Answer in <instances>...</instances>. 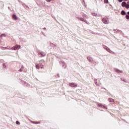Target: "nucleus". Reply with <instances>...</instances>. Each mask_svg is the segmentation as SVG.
I'll list each match as a JSON object with an SVG mask.
<instances>
[{
    "label": "nucleus",
    "instance_id": "nucleus-17",
    "mask_svg": "<svg viewBox=\"0 0 129 129\" xmlns=\"http://www.w3.org/2000/svg\"><path fill=\"white\" fill-rule=\"evenodd\" d=\"M92 15L94 16V17H97V14L95 13H92Z\"/></svg>",
    "mask_w": 129,
    "mask_h": 129
},
{
    "label": "nucleus",
    "instance_id": "nucleus-8",
    "mask_svg": "<svg viewBox=\"0 0 129 129\" xmlns=\"http://www.w3.org/2000/svg\"><path fill=\"white\" fill-rule=\"evenodd\" d=\"M107 18H104L102 20L103 22L104 23V24H108V21H107Z\"/></svg>",
    "mask_w": 129,
    "mask_h": 129
},
{
    "label": "nucleus",
    "instance_id": "nucleus-22",
    "mask_svg": "<svg viewBox=\"0 0 129 129\" xmlns=\"http://www.w3.org/2000/svg\"><path fill=\"white\" fill-rule=\"evenodd\" d=\"M16 124H21V123L19 121H16Z\"/></svg>",
    "mask_w": 129,
    "mask_h": 129
},
{
    "label": "nucleus",
    "instance_id": "nucleus-12",
    "mask_svg": "<svg viewBox=\"0 0 129 129\" xmlns=\"http://www.w3.org/2000/svg\"><path fill=\"white\" fill-rule=\"evenodd\" d=\"M126 5V3L124 2L122 3L121 6L123 7H125Z\"/></svg>",
    "mask_w": 129,
    "mask_h": 129
},
{
    "label": "nucleus",
    "instance_id": "nucleus-31",
    "mask_svg": "<svg viewBox=\"0 0 129 129\" xmlns=\"http://www.w3.org/2000/svg\"><path fill=\"white\" fill-rule=\"evenodd\" d=\"M43 30H46V28L44 27V28H43Z\"/></svg>",
    "mask_w": 129,
    "mask_h": 129
},
{
    "label": "nucleus",
    "instance_id": "nucleus-26",
    "mask_svg": "<svg viewBox=\"0 0 129 129\" xmlns=\"http://www.w3.org/2000/svg\"><path fill=\"white\" fill-rule=\"evenodd\" d=\"M3 67H4V68H6V63H3Z\"/></svg>",
    "mask_w": 129,
    "mask_h": 129
},
{
    "label": "nucleus",
    "instance_id": "nucleus-33",
    "mask_svg": "<svg viewBox=\"0 0 129 129\" xmlns=\"http://www.w3.org/2000/svg\"><path fill=\"white\" fill-rule=\"evenodd\" d=\"M0 43H2V40H0Z\"/></svg>",
    "mask_w": 129,
    "mask_h": 129
},
{
    "label": "nucleus",
    "instance_id": "nucleus-3",
    "mask_svg": "<svg viewBox=\"0 0 129 129\" xmlns=\"http://www.w3.org/2000/svg\"><path fill=\"white\" fill-rule=\"evenodd\" d=\"M69 85L70 87H77V84L74 83H70Z\"/></svg>",
    "mask_w": 129,
    "mask_h": 129
},
{
    "label": "nucleus",
    "instance_id": "nucleus-20",
    "mask_svg": "<svg viewBox=\"0 0 129 129\" xmlns=\"http://www.w3.org/2000/svg\"><path fill=\"white\" fill-rule=\"evenodd\" d=\"M125 8H126V9H129V5H127L126 4V5L125 6Z\"/></svg>",
    "mask_w": 129,
    "mask_h": 129
},
{
    "label": "nucleus",
    "instance_id": "nucleus-24",
    "mask_svg": "<svg viewBox=\"0 0 129 129\" xmlns=\"http://www.w3.org/2000/svg\"><path fill=\"white\" fill-rule=\"evenodd\" d=\"M96 85H97L98 86H100V84H97V82H95Z\"/></svg>",
    "mask_w": 129,
    "mask_h": 129
},
{
    "label": "nucleus",
    "instance_id": "nucleus-9",
    "mask_svg": "<svg viewBox=\"0 0 129 129\" xmlns=\"http://www.w3.org/2000/svg\"><path fill=\"white\" fill-rule=\"evenodd\" d=\"M114 71H115V72H116L117 73H122V71H120L116 68H114Z\"/></svg>",
    "mask_w": 129,
    "mask_h": 129
},
{
    "label": "nucleus",
    "instance_id": "nucleus-7",
    "mask_svg": "<svg viewBox=\"0 0 129 129\" xmlns=\"http://www.w3.org/2000/svg\"><path fill=\"white\" fill-rule=\"evenodd\" d=\"M60 64L62 66V67L63 68H66L67 66H66V63L65 62H64L63 61H60Z\"/></svg>",
    "mask_w": 129,
    "mask_h": 129
},
{
    "label": "nucleus",
    "instance_id": "nucleus-2",
    "mask_svg": "<svg viewBox=\"0 0 129 129\" xmlns=\"http://www.w3.org/2000/svg\"><path fill=\"white\" fill-rule=\"evenodd\" d=\"M36 68L37 69H40V68L42 69L43 68V65H42V63H36Z\"/></svg>",
    "mask_w": 129,
    "mask_h": 129
},
{
    "label": "nucleus",
    "instance_id": "nucleus-10",
    "mask_svg": "<svg viewBox=\"0 0 129 129\" xmlns=\"http://www.w3.org/2000/svg\"><path fill=\"white\" fill-rule=\"evenodd\" d=\"M12 17L14 20H18V16H17V15L13 14Z\"/></svg>",
    "mask_w": 129,
    "mask_h": 129
},
{
    "label": "nucleus",
    "instance_id": "nucleus-32",
    "mask_svg": "<svg viewBox=\"0 0 129 129\" xmlns=\"http://www.w3.org/2000/svg\"><path fill=\"white\" fill-rule=\"evenodd\" d=\"M128 15H129V11L127 12Z\"/></svg>",
    "mask_w": 129,
    "mask_h": 129
},
{
    "label": "nucleus",
    "instance_id": "nucleus-29",
    "mask_svg": "<svg viewBox=\"0 0 129 129\" xmlns=\"http://www.w3.org/2000/svg\"><path fill=\"white\" fill-rule=\"evenodd\" d=\"M33 123H36V124H37V123H38V122H33Z\"/></svg>",
    "mask_w": 129,
    "mask_h": 129
},
{
    "label": "nucleus",
    "instance_id": "nucleus-34",
    "mask_svg": "<svg viewBox=\"0 0 129 129\" xmlns=\"http://www.w3.org/2000/svg\"><path fill=\"white\" fill-rule=\"evenodd\" d=\"M9 10H10V7H8Z\"/></svg>",
    "mask_w": 129,
    "mask_h": 129
},
{
    "label": "nucleus",
    "instance_id": "nucleus-21",
    "mask_svg": "<svg viewBox=\"0 0 129 129\" xmlns=\"http://www.w3.org/2000/svg\"><path fill=\"white\" fill-rule=\"evenodd\" d=\"M126 19L127 20H129V16H128V15H126Z\"/></svg>",
    "mask_w": 129,
    "mask_h": 129
},
{
    "label": "nucleus",
    "instance_id": "nucleus-18",
    "mask_svg": "<svg viewBox=\"0 0 129 129\" xmlns=\"http://www.w3.org/2000/svg\"><path fill=\"white\" fill-rule=\"evenodd\" d=\"M80 21H82V22H86V20H84L83 18H80Z\"/></svg>",
    "mask_w": 129,
    "mask_h": 129
},
{
    "label": "nucleus",
    "instance_id": "nucleus-16",
    "mask_svg": "<svg viewBox=\"0 0 129 129\" xmlns=\"http://www.w3.org/2000/svg\"><path fill=\"white\" fill-rule=\"evenodd\" d=\"M1 38L2 39L3 37H6V34H2L1 35Z\"/></svg>",
    "mask_w": 129,
    "mask_h": 129
},
{
    "label": "nucleus",
    "instance_id": "nucleus-1",
    "mask_svg": "<svg viewBox=\"0 0 129 129\" xmlns=\"http://www.w3.org/2000/svg\"><path fill=\"white\" fill-rule=\"evenodd\" d=\"M21 48V45H16L13 47H12L11 49V50H19Z\"/></svg>",
    "mask_w": 129,
    "mask_h": 129
},
{
    "label": "nucleus",
    "instance_id": "nucleus-19",
    "mask_svg": "<svg viewBox=\"0 0 129 129\" xmlns=\"http://www.w3.org/2000/svg\"><path fill=\"white\" fill-rule=\"evenodd\" d=\"M24 70V67H22L19 70L20 72H22L23 70Z\"/></svg>",
    "mask_w": 129,
    "mask_h": 129
},
{
    "label": "nucleus",
    "instance_id": "nucleus-5",
    "mask_svg": "<svg viewBox=\"0 0 129 129\" xmlns=\"http://www.w3.org/2000/svg\"><path fill=\"white\" fill-rule=\"evenodd\" d=\"M87 59H88V61L90 62V63L93 62V58H92L90 56H88Z\"/></svg>",
    "mask_w": 129,
    "mask_h": 129
},
{
    "label": "nucleus",
    "instance_id": "nucleus-6",
    "mask_svg": "<svg viewBox=\"0 0 129 129\" xmlns=\"http://www.w3.org/2000/svg\"><path fill=\"white\" fill-rule=\"evenodd\" d=\"M38 54L43 57H44V56H46V53L43 51H39Z\"/></svg>",
    "mask_w": 129,
    "mask_h": 129
},
{
    "label": "nucleus",
    "instance_id": "nucleus-4",
    "mask_svg": "<svg viewBox=\"0 0 129 129\" xmlns=\"http://www.w3.org/2000/svg\"><path fill=\"white\" fill-rule=\"evenodd\" d=\"M98 106L104 108L105 109H107V107H106L105 105H102V104H98Z\"/></svg>",
    "mask_w": 129,
    "mask_h": 129
},
{
    "label": "nucleus",
    "instance_id": "nucleus-28",
    "mask_svg": "<svg viewBox=\"0 0 129 129\" xmlns=\"http://www.w3.org/2000/svg\"><path fill=\"white\" fill-rule=\"evenodd\" d=\"M122 81H124V82H126L125 80H122L121 79Z\"/></svg>",
    "mask_w": 129,
    "mask_h": 129
},
{
    "label": "nucleus",
    "instance_id": "nucleus-15",
    "mask_svg": "<svg viewBox=\"0 0 129 129\" xmlns=\"http://www.w3.org/2000/svg\"><path fill=\"white\" fill-rule=\"evenodd\" d=\"M109 102H113V101H114V100H113L112 98H109Z\"/></svg>",
    "mask_w": 129,
    "mask_h": 129
},
{
    "label": "nucleus",
    "instance_id": "nucleus-23",
    "mask_svg": "<svg viewBox=\"0 0 129 129\" xmlns=\"http://www.w3.org/2000/svg\"><path fill=\"white\" fill-rule=\"evenodd\" d=\"M104 3L107 4L108 3V0H104Z\"/></svg>",
    "mask_w": 129,
    "mask_h": 129
},
{
    "label": "nucleus",
    "instance_id": "nucleus-30",
    "mask_svg": "<svg viewBox=\"0 0 129 129\" xmlns=\"http://www.w3.org/2000/svg\"><path fill=\"white\" fill-rule=\"evenodd\" d=\"M127 5L128 6H129V2H127Z\"/></svg>",
    "mask_w": 129,
    "mask_h": 129
},
{
    "label": "nucleus",
    "instance_id": "nucleus-14",
    "mask_svg": "<svg viewBox=\"0 0 129 129\" xmlns=\"http://www.w3.org/2000/svg\"><path fill=\"white\" fill-rule=\"evenodd\" d=\"M102 47H103V48H104V49H105V50H107V49H108V47L107 46H106V45H102Z\"/></svg>",
    "mask_w": 129,
    "mask_h": 129
},
{
    "label": "nucleus",
    "instance_id": "nucleus-13",
    "mask_svg": "<svg viewBox=\"0 0 129 129\" xmlns=\"http://www.w3.org/2000/svg\"><path fill=\"white\" fill-rule=\"evenodd\" d=\"M106 51H107V52H108L109 53H112V51H111V50H110V49L108 47V48H107Z\"/></svg>",
    "mask_w": 129,
    "mask_h": 129
},
{
    "label": "nucleus",
    "instance_id": "nucleus-27",
    "mask_svg": "<svg viewBox=\"0 0 129 129\" xmlns=\"http://www.w3.org/2000/svg\"><path fill=\"white\" fill-rule=\"evenodd\" d=\"M118 2H119V3H122V0H118Z\"/></svg>",
    "mask_w": 129,
    "mask_h": 129
},
{
    "label": "nucleus",
    "instance_id": "nucleus-35",
    "mask_svg": "<svg viewBox=\"0 0 129 129\" xmlns=\"http://www.w3.org/2000/svg\"><path fill=\"white\" fill-rule=\"evenodd\" d=\"M125 1H127V0H125Z\"/></svg>",
    "mask_w": 129,
    "mask_h": 129
},
{
    "label": "nucleus",
    "instance_id": "nucleus-11",
    "mask_svg": "<svg viewBox=\"0 0 129 129\" xmlns=\"http://www.w3.org/2000/svg\"><path fill=\"white\" fill-rule=\"evenodd\" d=\"M121 14L122 16H125V15H126V13H125V11L122 10V11L121 12Z\"/></svg>",
    "mask_w": 129,
    "mask_h": 129
},
{
    "label": "nucleus",
    "instance_id": "nucleus-25",
    "mask_svg": "<svg viewBox=\"0 0 129 129\" xmlns=\"http://www.w3.org/2000/svg\"><path fill=\"white\" fill-rule=\"evenodd\" d=\"M51 1H52V0H46V2L47 3H50V2H51Z\"/></svg>",
    "mask_w": 129,
    "mask_h": 129
}]
</instances>
